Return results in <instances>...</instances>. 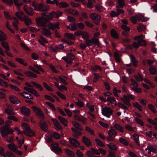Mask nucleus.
I'll use <instances>...</instances> for the list:
<instances>
[{"label":"nucleus","mask_w":157,"mask_h":157,"mask_svg":"<svg viewBox=\"0 0 157 157\" xmlns=\"http://www.w3.org/2000/svg\"><path fill=\"white\" fill-rule=\"evenodd\" d=\"M21 127L23 129V132L26 135L32 136L35 135L34 131L30 128L29 126L26 123H22Z\"/></svg>","instance_id":"f257e3e1"},{"label":"nucleus","mask_w":157,"mask_h":157,"mask_svg":"<svg viewBox=\"0 0 157 157\" xmlns=\"http://www.w3.org/2000/svg\"><path fill=\"white\" fill-rule=\"evenodd\" d=\"M117 135V133L115 130L112 127L110 128V129L108 133V136L106 139L109 141H113L114 140V138Z\"/></svg>","instance_id":"f03ea898"},{"label":"nucleus","mask_w":157,"mask_h":157,"mask_svg":"<svg viewBox=\"0 0 157 157\" xmlns=\"http://www.w3.org/2000/svg\"><path fill=\"white\" fill-rule=\"evenodd\" d=\"M13 132L12 129H9L7 127L4 126L0 128V132L2 136L8 135L9 134H12Z\"/></svg>","instance_id":"7ed1b4c3"},{"label":"nucleus","mask_w":157,"mask_h":157,"mask_svg":"<svg viewBox=\"0 0 157 157\" xmlns=\"http://www.w3.org/2000/svg\"><path fill=\"white\" fill-rule=\"evenodd\" d=\"M101 113L103 115L109 118L113 113V110L110 108L105 107L101 109Z\"/></svg>","instance_id":"20e7f679"},{"label":"nucleus","mask_w":157,"mask_h":157,"mask_svg":"<svg viewBox=\"0 0 157 157\" xmlns=\"http://www.w3.org/2000/svg\"><path fill=\"white\" fill-rule=\"evenodd\" d=\"M36 21L37 24L38 26L41 27H45L46 24L47 23L44 16L36 18Z\"/></svg>","instance_id":"39448f33"},{"label":"nucleus","mask_w":157,"mask_h":157,"mask_svg":"<svg viewBox=\"0 0 157 157\" xmlns=\"http://www.w3.org/2000/svg\"><path fill=\"white\" fill-rule=\"evenodd\" d=\"M75 58V56L71 53L67 54L66 56H63L62 58V59H63L67 63L70 64L71 63Z\"/></svg>","instance_id":"423d86ee"},{"label":"nucleus","mask_w":157,"mask_h":157,"mask_svg":"<svg viewBox=\"0 0 157 157\" xmlns=\"http://www.w3.org/2000/svg\"><path fill=\"white\" fill-rule=\"evenodd\" d=\"M32 108L34 112L39 116L40 118L41 119L44 118L43 114L40 109L35 106H33Z\"/></svg>","instance_id":"0eeeda50"},{"label":"nucleus","mask_w":157,"mask_h":157,"mask_svg":"<svg viewBox=\"0 0 157 157\" xmlns=\"http://www.w3.org/2000/svg\"><path fill=\"white\" fill-rule=\"evenodd\" d=\"M59 23L57 22L50 23L48 24L47 26L50 29L55 30L56 29H59Z\"/></svg>","instance_id":"6e6552de"},{"label":"nucleus","mask_w":157,"mask_h":157,"mask_svg":"<svg viewBox=\"0 0 157 157\" xmlns=\"http://www.w3.org/2000/svg\"><path fill=\"white\" fill-rule=\"evenodd\" d=\"M52 120L53 122L55 127L56 129L57 130H62L63 129V127L60 125L58 120L55 118H52Z\"/></svg>","instance_id":"1a4fd4ad"},{"label":"nucleus","mask_w":157,"mask_h":157,"mask_svg":"<svg viewBox=\"0 0 157 157\" xmlns=\"http://www.w3.org/2000/svg\"><path fill=\"white\" fill-rule=\"evenodd\" d=\"M68 140L71 146L74 147H77L79 146L80 144L76 139L69 138Z\"/></svg>","instance_id":"9d476101"},{"label":"nucleus","mask_w":157,"mask_h":157,"mask_svg":"<svg viewBox=\"0 0 157 157\" xmlns=\"http://www.w3.org/2000/svg\"><path fill=\"white\" fill-rule=\"evenodd\" d=\"M24 9L26 13L29 16H32L34 13L33 9L29 7L27 5H25L24 6Z\"/></svg>","instance_id":"9b49d317"},{"label":"nucleus","mask_w":157,"mask_h":157,"mask_svg":"<svg viewBox=\"0 0 157 157\" xmlns=\"http://www.w3.org/2000/svg\"><path fill=\"white\" fill-rule=\"evenodd\" d=\"M121 100L127 106H130L131 105L129 101H130V99L128 97V95L127 96L124 95L123 96L122 98H121Z\"/></svg>","instance_id":"f8f14e48"},{"label":"nucleus","mask_w":157,"mask_h":157,"mask_svg":"<svg viewBox=\"0 0 157 157\" xmlns=\"http://www.w3.org/2000/svg\"><path fill=\"white\" fill-rule=\"evenodd\" d=\"M90 17L92 20L96 21H99L101 18L100 15L95 13H91Z\"/></svg>","instance_id":"ddd939ff"},{"label":"nucleus","mask_w":157,"mask_h":157,"mask_svg":"<svg viewBox=\"0 0 157 157\" xmlns=\"http://www.w3.org/2000/svg\"><path fill=\"white\" fill-rule=\"evenodd\" d=\"M41 15L44 17L47 22L49 20L52 19L54 17L53 16V12L47 14H46L45 13H42Z\"/></svg>","instance_id":"4468645a"},{"label":"nucleus","mask_w":157,"mask_h":157,"mask_svg":"<svg viewBox=\"0 0 157 157\" xmlns=\"http://www.w3.org/2000/svg\"><path fill=\"white\" fill-rule=\"evenodd\" d=\"M9 99L10 101L12 103L18 104L19 102V100L15 96L11 95L9 97Z\"/></svg>","instance_id":"2eb2a0df"},{"label":"nucleus","mask_w":157,"mask_h":157,"mask_svg":"<svg viewBox=\"0 0 157 157\" xmlns=\"http://www.w3.org/2000/svg\"><path fill=\"white\" fill-rule=\"evenodd\" d=\"M148 150L147 153L149 154H150L151 152L153 153H156L157 152V148H155L153 147L151 145H150L148 146L147 148H145V150Z\"/></svg>","instance_id":"dca6fc26"},{"label":"nucleus","mask_w":157,"mask_h":157,"mask_svg":"<svg viewBox=\"0 0 157 157\" xmlns=\"http://www.w3.org/2000/svg\"><path fill=\"white\" fill-rule=\"evenodd\" d=\"M41 32L44 36H50L51 34V31L46 28H43L41 29Z\"/></svg>","instance_id":"f3484780"},{"label":"nucleus","mask_w":157,"mask_h":157,"mask_svg":"<svg viewBox=\"0 0 157 157\" xmlns=\"http://www.w3.org/2000/svg\"><path fill=\"white\" fill-rule=\"evenodd\" d=\"M24 74L27 76L32 79L37 77V75L36 74L29 71L25 72Z\"/></svg>","instance_id":"a211bd4d"},{"label":"nucleus","mask_w":157,"mask_h":157,"mask_svg":"<svg viewBox=\"0 0 157 157\" xmlns=\"http://www.w3.org/2000/svg\"><path fill=\"white\" fill-rule=\"evenodd\" d=\"M82 141L84 144L88 147H90L92 145L90 139L85 136L82 137Z\"/></svg>","instance_id":"6ab92c4d"},{"label":"nucleus","mask_w":157,"mask_h":157,"mask_svg":"<svg viewBox=\"0 0 157 157\" xmlns=\"http://www.w3.org/2000/svg\"><path fill=\"white\" fill-rule=\"evenodd\" d=\"M21 112V113L25 116H29L30 113L29 109L25 106L22 107Z\"/></svg>","instance_id":"aec40b11"},{"label":"nucleus","mask_w":157,"mask_h":157,"mask_svg":"<svg viewBox=\"0 0 157 157\" xmlns=\"http://www.w3.org/2000/svg\"><path fill=\"white\" fill-rule=\"evenodd\" d=\"M125 6L124 0H117L116 6V8H123Z\"/></svg>","instance_id":"412c9836"},{"label":"nucleus","mask_w":157,"mask_h":157,"mask_svg":"<svg viewBox=\"0 0 157 157\" xmlns=\"http://www.w3.org/2000/svg\"><path fill=\"white\" fill-rule=\"evenodd\" d=\"M15 15L21 21H23L25 15H24L22 11H19L16 12L15 13Z\"/></svg>","instance_id":"4be33fe9"},{"label":"nucleus","mask_w":157,"mask_h":157,"mask_svg":"<svg viewBox=\"0 0 157 157\" xmlns=\"http://www.w3.org/2000/svg\"><path fill=\"white\" fill-rule=\"evenodd\" d=\"M56 4L57 6H59L61 8L66 7L68 6V5L65 2H62L59 3L56 0L54 2V4Z\"/></svg>","instance_id":"5701e85b"},{"label":"nucleus","mask_w":157,"mask_h":157,"mask_svg":"<svg viewBox=\"0 0 157 157\" xmlns=\"http://www.w3.org/2000/svg\"><path fill=\"white\" fill-rule=\"evenodd\" d=\"M12 19H13V21L12 23L13 26L16 30H18V28L17 26L19 24L18 20L15 17H13Z\"/></svg>","instance_id":"b1692460"},{"label":"nucleus","mask_w":157,"mask_h":157,"mask_svg":"<svg viewBox=\"0 0 157 157\" xmlns=\"http://www.w3.org/2000/svg\"><path fill=\"white\" fill-rule=\"evenodd\" d=\"M49 9V7L45 5H44L42 3L40 4L39 10V11H45ZM36 9L38 10L36 8Z\"/></svg>","instance_id":"393cba45"},{"label":"nucleus","mask_w":157,"mask_h":157,"mask_svg":"<svg viewBox=\"0 0 157 157\" xmlns=\"http://www.w3.org/2000/svg\"><path fill=\"white\" fill-rule=\"evenodd\" d=\"M71 130L74 133L73 136L75 138H78V136H81L82 135V133L81 132L76 130L74 128H71Z\"/></svg>","instance_id":"a878e982"},{"label":"nucleus","mask_w":157,"mask_h":157,"mask_svg":"<svg viewBox=\"0 0 157 157\" xmlns=\"http://www.w3.org/2000/svg\"><path fill=\"white\" fill-rule=\"evenodd\" d=\"M136 17L138 19L142 21H147L149 19V17H145L141 14L136 15Z\"/></svg>","instance_id":"bb28decb"},{"label":"nucleus","mask_w":157,"mask_h":157,"mask_svg":"<svg viewBox=\"0 0 157 157\" xmlns=\"http://www.w3.org/2000/svg\"><path fill=\"white\" fill-rule=\"evenodd\" d=\"M58 118L60 122L63 124L64 126H67L68 122L67 120L61 116H59Z\"/></svg>","instance_id":"cd10ccee"},{"label":"nucleus","mask_w":157,"mask_h":157,"mask_svg":"<svg viewBox=\"0 0 157 157\" xmlns=\"http://www.w3.org/2000/svg\"><path fill=\"white\" fill-rule=\"evenodd\" d=\"M24 20L25 24L27 25H29L32 24L31 20L28 16L26 15H25L24 18Z\"/></svg>","instance_id":"c85d7f7f"},{"label":"nucleus","mask_w":157,"mask_h":157,"mask_svg":"<svg viewBox=\"0 0 157 157\" xmlns=\"http://www.w3.org/2000/svg\"><path fill=\"white\" fill-rule=\"evenodd\" d=\"M67 29H70L72 31H74L77 29V25L76 23H71L67 26Z\"/></svg>","instance_id":"c756f323"},{"label":"nucleus","mask_w":157,"mask_h":157,"mask_svg":"<svg viewBox=\"0 0 157 157\" xmlns=\"http://www.w3.org/2000/svg\"><path fill=\"white\" fill-rule=\"evenodd\" d=\"M40 127L44 131H47L48 127L47 124L46 122L41 121L40 122Z\"/></svg>","instance_id":"7c9ffc66"},{"label":"nucleus","mask_w":157,"mask_h":157,"mask_svg":"<svg viewBox=\"0 0 157 157\" xmlns=\"http://www.w3.org/2000/svg\"><path fill=\"white\" fill-rule=\"evenodd\" d=\"M21 94L24 97L28 99H32L33 98L32 95L27 92H23Z\"/></svg>","instance_id":"2f4dec72"},{"label":"nucleus","mask_w":157,"mask_h":157,"mask_svg":"<svg viewBox=\"0 0 157 157\" xmlns=\"http://www.w3.org/2000/svg\"><path fill=\"white\" fill-rule=\"evenodd\" d=\"M8 147L10 149L14 152H16V150H17L18 148V147L14 144H8Z\"/></svg>","instance_id":"473e14b6"},{"label":"nucleus","mask_w":157,"mask_h":157,"mask_svg":"<svg viewBox=\"0 0 157 157\" xmlns=\"http://www.w3.org/2000/svg\"><path fill=\"white\" fill-rule=\"evenodd\" d=\"M113 127L117 131L121 133H122L124 132V130L123 128L120 125L117 124H116L114 125Z\"/></svg>","instance_id":"72a5a7b5"},{"label":"nucleus","mask_w":157,"mask_h":157,"mask_svg":"<svg viewBox=\"0 0 157 157\" xmlns=\"http://www.w3.org/2000/svg\"><path fill=\"white\" fill-rule=\"evenodd\" d=\"M109 148L112 150L116 151L117 150V147L116 145L112 143H109L107 144Z\"/></svg>","instance_id":"f704fd0d"},{"label":"nucleus","mask_w":157,"mask_h":157,"mask_svg":"<svg viewBox=\"0 0 157 157\" xmlns=\"http://www.w3.org/2000/svg\"><path fill=\"white\" fill-rule=\"evenodd\" d=\"M81 36L82 38L85 40L89 39L90 37L89 33L86 31H82Z\"/></svg>","instance_id":"c9c22d12"},{"label":"nucleus","mask_w":157,"mask_h":157,"mask_svg":"<svg viewBox=\"0 0 157 157\" xmlns=\"http://www.w3.org/2000/svg\"><path fill=\"white\" fill-rule=\"evenodd\" d=\"M110 33L112 37L113 38L116 39L118 38V34L114 29H112L110 31Z\"/></svg>","instance_id":"e433bc0d"},{"label":"nucleus","mask_w":157,"mask_h":157,"mask_svg":"<svg viewBox=\"0 0 157 157\" xmlns=\"http://www.w3.org/2000/svg\"><path fill=\"white\" fill-rule=\"evenodd\" d=\"M72 123L74 126L77 129L79 130H82V128L81 127L80 125L76 121H73L72 122Z\"/></svg>","instance_id":"4c0bfd02"},{"label":"nucleus","mask_w":157,"mask_h":157,"mask_svg":"<svg viewBox=\"0 0 157 157\" xmlns=\"http://www.w3.org/2000/svg\"><path fill=\"white\" fill-rule=\"evenodd\" d=\"M15 60L23 65L25 66L27 65V62L23 59L20 58H16L15 59Z\"/></svg>","instance_id":"58836bf2"},{"label":"nucleus","mask_w":157,"mask_h":157,"mask_svg":"<svg viewBox=\"0 0 157 157\" xmlns=\"http://www.w3.org/2000/svg\"><path fill=\"white\" fill-rule=\"evenodd\" d=\"M64 151L65 153L67 155L74 156L75 155L74 153L72 151H71L70 150L67 149L65 148Z\"/></svg>","instance_id":"ea45409f"},{"label":"nucleus","mask_w":157,"mask_h":157,"mask_svg":"<svg viewBox=\"0 0 157 157\" xmlns=\"http://www.w3.org/2000/svg\"><path fill=\"white\" fill-rule=\"evenodd\" d=\"M146 26L145 25L140 24L137 26V28L139 32L144 31L146 29Z\"/></svg>","instance_id":"a19ab883"},{"label":"nucleus","mask_w":157,"mask_h":157,"mask_svg":"<svg viewBox=\"0 0 157 157\" xmlns=\"http://www.w3.org/2000/svg\"><path fill=\"white\" fill-rule=\"evenodd\" d=\"M64 36L71 40H75V37L72 33H66L64 34Z\"/></svg>","instance_id":"79ce46f5"},{"label":"nucleus","mask_w":157,"mask_h":157,"mask_svg":"<svg viewBox=\"0 0 157 157\" xmlns=\"http://www.w3.org/2000/svg\"><path fill=\"white\" fill-rule=\"evenodd\" d=\"M66 11L67 13L74 15L78 16V13L77 11L72 9H69L67 10Z\"/></svg>","instance_id":"37998d69"},{"label":"nucleus","mask_w":157,"mask_h":157,"mask_svg":"<svg viewBox=\"0 0 157 157\" xmlns=\"http://www.w3.org/2000/svg\"><path fill=\"white\" fill-rule=\"evenodd\" d=\"M5 111L7 114L9 115H14L15 113L13 109L12 108L6 109L5 110Z\"/></svg>","instance_id":"c03bdc74"},{"label":"nucleus","mask_w":157,"mask_h":157,"mask_svg":"<svg viewBox=\"0 0 157 157\" xmlns=\"http://www.w3.org/2000/svg\"><path fill=\"white\" fill-rule=\"evenodd\" d=\"M129 57L133 65L135 67L136 66H137V62L134 57L132 55H130Z\"/></svg>","instance_id":"a18cd8bd"},{"label":"nucleus","mask_w":157,"mask_h":157,"mask_svg":"<svg viewBox=\"0 0 157 157\" xmlns=\"http://www.w3.org/2000/svg\"><path fill=\"white\" fill-rule=\"evenodd\" d=\"M134 106L138 109L140 111H142V107L139 104L137 101H135L133 103Z\"/></svg>","instance_id":"49530a36"},{"label":"nucleus","mask_w":157,"mask_h":157,"mask_svg":"<svg viewBox=\"0 0 157 157\" xmlns=\"http://www.w3.org/2000/svg\"><path fill=\"white\" fill-rule=\"evenodd\" d=\"M149 71L150 74L152 75H155L157 73V69L155 67H150L149 69Z\"/></svg>","instance_id":"de8ad7c7"},{"label":"nucleus","mask_w":157,"mask_h":157,"mask_svg":"<svg viewBox=\"0 0 157 157\" xmlns=\"http://www.w3.org/2000/svg\"><path fill=\"white\" fill-rule=\"evenodd\" d=\"M62 12L60 11H57L56 12H53V16L54 17L59 18L62 15Z\"/></svg>","instance_id":"09e8293b"},{"label":"nucleus","mask_w":157,"mask_h":157,"mask_svg":"<svg viewBox=\"0 0 157 157\" xmlns=\"http://www.w3.org/2000/svg\"><path fill=\"white\" fill-rule=\"evenodd\" d=\"M0 85L5 88L8 87L9 84L7 82L0 78Z\"/></svg>","instance_id":"8fccbe9b"},{"label":"nucleus","mask_w":157,"mask_h":157,"mask_svg":"<svg viewBox=\"0 0 157 157\" xmlns=\"http://www.w3.org/2000/svg\"><path fill=\"white\" fill-rule=\"evenodd\" d=\"M119 141L121 144H123L124 145L127 146L128 144V142L123 138L120 137Z\"/></svg>","instance_id":"3c124183"},{"label":"nucleus","mask_w":157,"mask_h":157,"mask_svg":"<svg viewBox=\"0 0 157 157\" xmlns=\"http://www.w3.org/2000/svg\"><path fill=\"white\" fill-rule=\"evenodd\" d=\"M95 10L99 12H103L105 9L102 6L99 5H96L95 6Z\"/></svg>","instance_id":"603ef678"},{"label":"nucleus","mask_w":157,"mask_h":157,"mask_svg":"<svg viewBox=\"0 0 157 157\" xmlns=\"http://www.w3.org/2000/svg\"><path fill=\"white\" fill-rule=\"evenodd\" d=\"M0 41H2L6 40L7 38L6 35L1 31H0Z\"/></svg>","instance_id":"864d4df0"},{"label":"nucleus","mask_w":157,"mask_h":157,"mask_svg":"<svg viewBox=\"0 0 157 157\" xmlns=\"http://www.w3.org/2000/svg\"><path fill=\"white\" fill-rule=\"evenodd\" d=\"M95 141L96 142V144L98 146L101 147H105V145L103 143V142L100 140L96 139H95Z\"/></svg>","instance_id":"5fc2aeb1"},{"label":"nucleus","mask_w":157,"mask_h":157,"mask_svg":"<svg viewBox=\"0 0 157 157\" xmlns=\"http://www.w3.org/2000/svg\"><path fill=\"white\" fill-rule=\"evenodd\" d=\"M133 137L134 138L136 144L138 145H140V143L139 142V136L136 134H134L133 135Z\"/></svg>","instance_id":"6e6d98bb"},{"label":"nucleus","mask_w":157,"mask_h":157,"mask_svg":"<svg viewBox=\"0 0 157 157\" xmlns=\"http://www.w3.org/2000/svg\"><path fill=\"white\" fill-rule=\"evenodd\" d=\"M52 151L57 154H59L62 152V150L60 147H58L56 149H53Z\"/></svg>","instance_id":"4d7b16f0"},{"label":"nucleus","mask_w":157,"mask_h":157,"mask_svg":"<svg viewBox=\"0 0 157 157\" xmlns=\"http://www.w3.org/2000/svg\"><path fill=\"white\" fill-rule=\"evenodd\" d=\"M86 106L91 112H93L94 111V106L93 105H91L89 103H87L86 104Z\"/></svg>","instance_id":"13d9d810"},{"label":"nucleus","mask_w":157,"mask_h":157,"mask_svg":"<svg viewBox=\"0 0 157 157\" xmlns=\"http://www.w3.org/2000/svg\"><path fill=\"white\" fill-rule=\"evenodd\" d=\"M85 43L87 46L90 47L93 45L92 39L90 40L87 39L86 40Z\"/></svg>","instance_id":"bf43d9fd"},{"label":"nucleus","mask_w":157,"mask_h":157,"mask_svg":"<svg viewBox=\"0 0 157 157\" xmlns=\"http://www.w3.org/2000/svg\"><path fill=\"white\" fill-rule=\"evenodd\" d=\"M91 70L93 71H96L98 70L101 71L102 70V69L100 66L96 65L91 67Z\"/></svg>","instance_id":"052dcab7"},{"label":"nucleus","mask_w":157,"mask_h":157,"mask_svg":"<svg viewBox=\"0 0 157 157\" xmlns=\"http://www.w3.org/2000/svg\"><path fill=\"white\" fill-rule=\"evenodd\" d=\"M6 26L11 32L13 33H15V31L11 28L10 25L9 24V22L8 21L6 22Z\"/></svg>","instance_id":"680f3d73"},{"label":"nucleus","mask_w":157,"mask_h":157,"mask_svg":"<svg viewBox=\"0 0 157 157\" xmlns=\"http://www.w3.org/2000/svg\"><path fill=\"white\" fill-rule=\"evenodd\" d=\"M144 37L143 35L141 34L140 35L135 36L134 39L138 41V42H139L140 40H142Z\"/></svg>","instance_id":"e2e57ef3"},{"label":"nucleus","mask_w":157,"mask_h":157,"mask_svg":"<svg viewBox=\"0 0 157 157\" xmlns=\"http://www.w3.org/2000/svg\"><path fill=\"white\" fill-rule=\"evenodd\" d=\"M131 90H132L136 93H140L141 92L142 90L140 88H137V87H132L131 88Z\"/></svg>","instance_id":"0e129e2a"},{"label":"nucleus","mask_w":157,"mask_h":157,"mask_svg":"<svg viewBox=\"0 0 157 157\" xmlns=\"http://www.w3.org/2000/svg\"><path fill=\"white\" fill-rule=\"evenodd\" d=\"M3 47H4L6 50H9L10 48L7 43L6 42H2L1 43Z\"/></svg>","instance_id":"69168bd1"},{"label":"nucleus","mask_w":157,"mask_h":157,"mask_svg":"<svg viewBox=\"0 0 157 157\" xmlns=\"http://www.w3.org/2000/svg\"><path fill=\"white\" fill-rule=\"evenodd\" d=\"M43 84L44 86L46 88L48 91H52L53 90L50 87L48 84L45 82H43Z\"/></svg>","instance_id":"338daca9"},{"label":"nucleus","mask_w":157,"mask_h":157,"mask_svg":"<svg viewBox=\"0 0 157 157\" xmlns=\"http://www.w3.org/2000/svg\"><path fill=\"white\" fill-rule=\"evenodd\" d=\"M134 120L136 121L141 126H143L144 124L143 121L137 117H135Z\"/></svg>","instance_id":"774afa93"}]
</instances>
